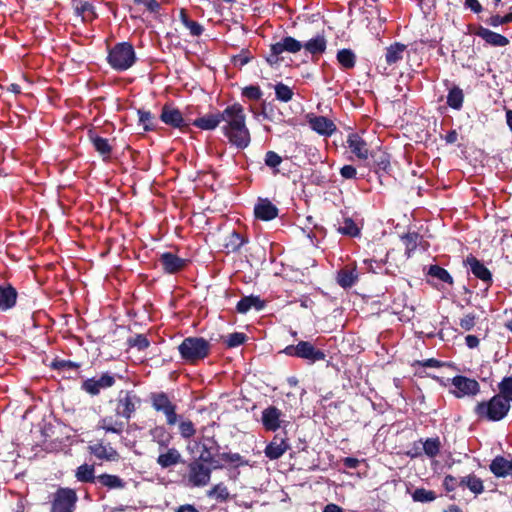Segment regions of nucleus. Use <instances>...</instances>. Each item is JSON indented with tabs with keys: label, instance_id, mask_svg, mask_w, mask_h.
<instances>
[{
	"label": "nucleus",
	"instance_id": "9b49d317",
	"mask_svg": "<svg viewBox=\"0 0 512 512\" xmlns=\"http://www.w3.org/2000/svg\"><path fill=\"white\" fill-rule=\"evenodd\" d=\"M452 385L457 389L453 392L456 398L475 396L480 392V385L475 379L457 375L451 379Z\"/></svg>",
	"mask_w": 512,
	"mask_h": 512
},
{
	"label": "nucleus",
	"instance_id": "37998d69",
	"mask_svg": "<svg viewBox=\"0 0 512 512\" xmlns=\"http://www.w3.org/2000/svg\"><path fill=\"white\" fill-rule=\"evenodd\" d=\"M209 498H215L219 502H226L230 498V493L227 486L224 483H218L214 485L208 492Z\"/></svg>",
	"mask_w": 512,
	"mask_h": 512
},
{
	"label": "nucleus",
	"instance_id": "49530a36",
	"mask_svg": "<svg viewBox=\"0 0 512 512\" xmlns=\"http://www.w3.org/2000/svg\"><path fill=\"white\" fill-rule=\"evenodd\" d=\"M80 364L71 360H64L60 358H55L50 363L49 367L52 370L56 371H64V370H78L80 368Z\"/></svg>",
	"mask_w": 512,
	"mask_h": 512
},
{
	"label": "nucleus",
	"instance_id": "20e7f679",
	"mask_svg": "<svg viewBox=\"0 0 512 512\" xmlns=\"http://www.w3.org/2000/svg\"><path fill=\"white\" fill-rule=\"evenodd\" d=\"M182 360L188 364H197L210 355L211 344L203 337H186L178 346Z\"/></svg>",
	"mask_w": 512,
	"mask_h": 512
},
{
	"label": "nucleus",
	"instance_id": "a878e982",
	"mask_svg": "<svg viewBox=\"0 0 512 512\" xmlns=\"http://www.w3.org/2000/svg\"><path fill=\"white\" fill-rule=\"evenodd\" d=\"M156 463L162 469H167L182 463V455L175 447L168 448L164 453L158 455Z\"/></svg>",
	"mask_w": 512,
	"mask_h": 512
},
{
	"label": "nucleus",
	"instance_id": "864d4df0",
	"mask_svg": "<svg viewBox=\"0 0 512 512\" xmlns=\"http://www.w3.org/2000/svg\"><path fill=\"white\" fill-rule=\"evenodd\" d=\"M247 340V336L245 333L242 332H234L229 334L224 342L227 346V348H235L242 344H244Z\"/></svg>",
	"mask_w": 512,
	"mask_h": 512
},
{
	"label": "nucleus",
	"instance_id": "b1692460",
	"mask_svg": "<svg viewBox=\"0 0 512 512\" xmlns=\"http://www.w3.org/2000/svg\"><path fill=\"white\" fill-rule=\"evenodd\" d=\"M266 302L262 300L259 296L249 295L241 298L237 305L236 311L240 314H246L252 308L256 311H261L265 308Z\"/></svg>",
	"mask_w": 512,
	"mask_h": 512
},
{
	"label": "nucleus",
	"instance_id": "4c0bfd02",
	"mask_svg": "<svg viewBox=\"0 0 512 512\" xmlns=\"http://www.w3.org/2000/svg\"><path fill=\"white\" fill-rule=\"evenodd\" d=\"M75 477L78 481L83 483H96L97 476H95V468L93 465L82 464L75 472Z\"/></svg>",
	"mask_w": 512,
	"mask_h": 512
},
{
	"label": "nucleus",
	"instance_id": "58836bf2",
	"mask_svg": "<svg viewBox=\"0 0 512 512\" xmlns=\"http://www.w3.org/2000/svg\"><path fill=\"white\" fill-rule=\"evenodd\" d=\"M138 123L143 126L145 132L155 131L157 128V121L155 116L145 109H138Z\"/></svg>",
	"mask_w": 512,
	"mask_h": 512
},
{
	"label": "nucleus",
	"instance_id": "72a5a7b5",
	"mask_svg": "<svg viewBox=\"0 0 512 512\" xmlns=\"http://www.w3.org/2000/svg\"><path fill=\"white\" fill-rule=\"evenodd\" d=\"M459 486L467 487L475 495H479L484 492V484L482 479L474 473L461 477L459 480Z\"/></svg>",
	"mask_w": 512,
	"mask_h": 512
},
{
	"label": "nucleus",
	"instance_id": "dca6fc26",
	"mask_svg": "<svg viewBox=\"0 0 512 512\" xmlns=\"http://www.w3.org/2000/svg\"><path fill=\"white\" fill-rule=\"evenodd\" d=\"M278 213L279 209L268 198H259L254 206V216L258 220L271 221Z\"/></svg>",
	"mask_w": 512,
	"mask_h": 512
},
{
	"label": "nucleus",
	"instance_id": "bf43d9fd",
	"mask_svg": "<svg viewBox=\"0 0 512 512\" xmlns=\"http://www.w3.org/2000/svg\"><path fill=\"white\" fill-rule=\"evenodd\" d=\"M476 319L477 317L474 313H468L460 319L459 326L465 331H470L474 328Z\"/></svg>",
	"mask_w": 512,
	"mask_h": 512
},
{
	"label": "nucleus",
	"instance_id": "473e14b6",
	"mask_svg": "<svg viewBox=\"0 0 512 512\" xmlns=\"http://www.w3.org/2000/svg\"><path fill=\"white\" fill-rule=\"evenodd\" d=\"M357 279L358 273L355 267L350 268L345 266L337 274V283L345 289L352 287L356 283Z\"/></svg>",
	"mask_w": 512,
	"mask_h": 512
},
{
	"label": "nucleus",
	"instance_id": "e2e57ef3",
	"mask_svg": "<svg viewBox=\"0 0 512 512\" xmlns=\"http://www.w3.org/2000/svg\"><path fill=\"white\" fill-rule=\"evenodd\" d=\"M459 486V481L452 475H446L443 480V487L447 492L454 491Z\"/></svg>",
	"mask_w": 512,
	"mask_h": 512
},
{
	"label": "nucleus",
	"instance_id": "774afa93",
	"mask_svg": "<svg viewBox=\"0 0 512 512\" xmlns=\"http://www.w3.org/2000/svg\"><path fill=\"white\" fill-rule=\"evenodd\" d=\"M465 343H466L468 348L474 349V348H477L479 346L480 340L475 335H467L465 337Z\"/></svg>",
	"mask_w": 512,
	"mask_h": 512
},
{
	"label": "nucleus",
	"instance_id": "a211bd4d",
	"mask_svg": "<svg viewBox=\"0 0 512 512\" xmlns=\"http://www.w3.org/2000/svg\"><path fill=\"white\" fill-rule=\"evenodd\" d=\"M369 157L372 160V169L375 173L388 174L391 170V156L385 150L378 148L371 151Z\"/></svg>",
	"mask_w": 512,
	"mask_h": 512
},
{
	"label": "nucleus",
	"instance_id": "6e6d98bb",
	"mask_svg": "<svg viewBox=\"0 0 512 512\" xmlns=\"http://www.w3.org/2000/svg\"><path fill=\"white\" fill-rule=\"evenodd\" d=\"M242 96L248 100L258 101L262 98L263 92L258 85L246 86L242 89Z\"/></svg>",
	"mask_w": 512,
	"mask_h": 512
},
{
	"label": "nucleus",
	"instance_id": "4468645a",
	"mask_svg": "<svg viewBox=\"0 0 512 512\" xmlns=\"http://www.w3.org/2000/svg\"><path fill=\"white\" fill-rule=\"evenodd\" d=\"M346 143L350 152L359 160L365 161L369 158L371 153L369 150V145L360 134H348Z\"/></svg>",
	"mask_w": 512,
	"mask_h": 512
},
{
	"label": "nucleus",
	"instance_id": "f704fd0d",
	"mask_svg": "<svg viewBox=\"0 0 512 512\" xmlns=\"http://www.w3.org/2000/svg\"><path fill=\"white\" fill-rule=\"evenodd\" d=\"M179 18L185 28L189 30L191 36L199 37L203 34L204 27L199 22L190 19L185 9L180 10Z\"/></svg>",
	"mask_w": 512,
	"mask_h": 512
},
{
	"label": "nucleus",
	"instance_id": "ea45409f",
	"mask_svg": "<svg viewBox=\"0 0 512 512\" xmlns=\"http://www.w3.org/2000/svg\"><path fill=\"white\" fill-rule=\"evenodd\" d=\"M401 240L405 245V254L409 258L417 249L422 236L418 232H408L401 237Z\"/></svg>",
	"mask_w": 512,
	"mask_h": 512
},
{
	"label": "nucleus",
	"instance_id": "2eb2a0df",
	"mask_svg": "<svg viewBox=\"0 0 512 512\" xmlns=\"http://www.w3.org/2000/svg\"><path fill=\"white\" fill-rule=\"evenodd\" d=\"M159 263L165 274L172 275L181 272L186 267L187 260L172 252H164L159 257Z\"/></svg>",
	"mask_w": 512,
	"mask_h": 512
},
{
	"label": "nucleus",
	"instance_id": "cd10ccee",
	"mask_svg": "<svg viewBox=\"0 0 512 512\" xmlns=\"http://www.w3.org/2000/svg\"><path fill=\"white\" fill-rule=\"evenodd\" d=\"M96 484L100 487H105L108 490L124 489L126 482L118 475L103 473L97 476Z\"/></svg>",
	"mask_w": 512,
	"mask_h": 512
},
{
	"label": "nucleus",
	"instance_id": "0eeeda50",
	"mask_svg": "<svg viewBox=\"0 0 512 512\" xmlns=\"http://www.w3.org/2000/svg\"><path fill=\"white\" fill-rule=\"evenodd\" d=\"M287 356L305 360L308 364L324 361L326 354L309 341H299L296 345H288L282 351Z\"/></svg>",
	"mask_w": 512,
	"mask_h": 512
},
{
	"label": "nucleus",
	"instance_id": "bb28decb",
	"mask_svg": "<svg viewBox=\"0 0 512 512\" xmlns=\"http://www.w3.org/2000/svg\"><path fill=\"white\" fill-rule=\"evenodd\" d=\"M89 449L91 454H93L99 460L117 461L120 458V455L116 449L110 445H104L101 442L89 446Z\"/></svg>",
	"mask_w": 512,
	"mask_h": 512
},
{
	"label": "nucleus",
	"instance_id": "6e6552de",
	"mask_svg": "<svg viewBox=\"0 0 512 512\" xmlns=\"http://www.w3.org/2000/svg\"><path fill=\"white\" fill-rule=\"evenodd\" d=\"M78 502L75 489L59 487L50 499V512H74Z\"/></svg>",
	"mask_w": 512,
	"mask_h": 512
},
{
	"label": "nucleus",
	"instance_id": "393cba45",
	"mask_svg": "<svg viewBox=\"0 0 512 512\" xmlns=\"http://www.w3.org/2000/svg\"><path fill=\"white\" fill-rule=\"evenodd\" d=\"M281 411L275 406H269L262 412V424L267 431H276L280 427Z\"/></svg>",
	"mask_w": 512,
	"mask_h": 512
},
{
	"label": "nucleus",
	"instance_id": "13d9d810",
	"mask_svg": "<svg viewBox=\"0 0 512 512\" xmlns=\"http://www.w3.org/2000/svg\"><path fill=\"white\" fill-rule=\"evenodd\" d=\"M446 363L443 361H440L435 358H429L426 360H415L412 364L413 367H430V368H440L445 366Z\"/></svg>",
	"mask_w": 512,
	"mask_h": 512
},
{
	"label": "nucleus",
	"instance_id": "f03ea898",
	"mask_svg": "<svg viewBox=\"0 0 512 512\" xmlns=\"http://www.w3.org/2000/svg\"><path fill=\"white\" fill-rule=\"evenodd\" d=\"M141 398L133 390H120L116 398L115 416H105L98 421L97 429L106 433L121 435L125 423L119 417L129 421L141 405Z\"/></svg>",
	"mask_w": 512,
	"mask_h": 512
},
{
	"label": "nucleus",
	"instance_id": "6ab92c4d",
	"mask_svg": "<svg viewBox=\"0 0 512 512\" xmlns=\"http://www.w3.org/2000/svg\"><path fill=\"white\" fill-rule=\"evenodd\" d=\"M473 33L481 37L488 45L494 47H504L509 44V39L499 33L491 31L483 26H478Z\"/></svg>",
	"mask_w": 512,
	"mask_h": 512
},
{
	"label": "nucleus",
	"instance_id": "a18cd8bd",
	"mask_svg": "<svg viewBox=\"0 0 512 512\" xmlns=\"http://www.w3.org/2000/svg\"><path fill=\"white\" fill-rule=\"evenodd\" d=\"M428 275L437 278L438 280L447 283L449 285H453L454 281L450 273L443 267L439 265H431L428 270Z\"/></svg>",
	"mask_w": 512,
	"mask_h": 512
},
{
	"label": "nucleus",
	"instance_id": "c03bdc74",
	"mask_svg": "<svg viewBox=\"0 0 512 512\" xmlns=\"http://www.w3.org/2000/svg\"><path fill=\"white\" fill-rule=\"evenodd\" d=\"M499 392L496 394L510 405L512 402V376L504 377L498 384Z\"/></svg>",
	"mask_w": 512,
	"mask_h": 512
},
{
	"label": "nucleus",
	"instance_id": "de8ad7c7",
	"mask_svg": "<svg viewBox=\"0 0 512 512\" xmlns=\"http://www.w3.org/2000/svg\"><path fill=\"white\" fill-rule=\"evenodd\" d=\"M218 457L226 463L234 464V467L249 465V461L244 459L239 453L223 452Z\"/></svg>",
	"mask_w": 512,
	"mask_h": 512
},
{
	"label": "nucleus",
	"instance_id": "0e129e2a",
	"mask_svg": "<svg viewBox=\"0 0 512 512\" xmlns=\"http://www.w3.org/2000/svg\"><path fill=\"white\" fill-rule=\"evenodd\" d=\"M280 54H282V53L281 52H275L274 44H271V46H270V53L266 57V61L268 62V64L270 66H274V65H276V64H278L280 62V60H281V58H279Z\"/></svg>",
	"mask_w": 512,
	"mask_h": 512
},
{
	"label": "nucleus",
	"instance_id": "5fc2aeb1",
	"mask_svg": "<svg viewBox=\"0 0 512 512\" xmlns=\"http://www.w3.org/2000/svg\"><path fill=\"white\" fill-rule=\"evenodd\" d=\"M282 157L277 154L275 151H267L265 154L264 162L265 165L273 169V173L276 174L279 172L277 169L278 166L282 163Z\"/></svg>",
	"mask_w": 512,
	"mask_h": 512
},
{
	"label": "nucleus",
	"instance_id": "69168bd1",
	"mask_svg": "<svg viewBox=\"0 0 512 512\" xmlns=\"http://www.w3.org/2000/svg\"><path fill=\"white\" fill-rule=\"evenodd\" d=\"M485 22H486V24H488L492 27H498L500 25H505L504 16H500V15H492Z\"/></svg>",
	"mask_w": 512,
	"mask_h": 512
},
{
	"label": "nucleus",
	"instance_id": "338daca9",
	"mask_svg": "<svg viewBox=\"0 0 512 512\" xmlns=\"http://www.w3.org/2000/svg\"><path fill=\"white\" fill-rule=\"evenodd\" d=\"M465 6L470 8L474 13H480L483 8L478 0H465Z\"/></svg>",
	"mask_w": 512,
	"mask_h": 512
},
{
	"label": "nucleus",
	"instance_id": "4d7b16f0",
	"mask_svg": "<svg viewBox=\"0 0 512 512\" xmlns=\"http://www.w3.org/2000/svg\"><path fill=\"white\" fill-rule=\"evenodd\" d=\"M179 433L184 439H190L196 433V429L191 420L181 421L179 423Z\"/></svg>",
	"mask_w": 512,
	"mask_h": 512
},
{
	"label": "nucleus",
	"instance_id": "412c9836",
	"mask_svg": "<svg viewBox=\"0 0 512 512\" xmlns=\"http://www.w3.org/2000/svg\"><path fill=\"white\" fill-rule=\"evenodd\" d=\"M289 448L290 445L286 438L275 435L272 441L266 446L264 453L270 460H276L279 459Z\"/></svg>",
	"mask_w": 512,
	"mask_h": 512
},
{
	"label": "nucleus",
	"instance_id": "3c124183",
	"mask_svg": "<svg viewBox=\"0 0 512 512\" xmlns=\"http://www.w3.org/2000/svg\"><path fill=\"white\" fill-rule=\"evenodd\" d=\"M412 499L415 502L421 503L431 502L436 499V494L432 490H426L425 488H417L412 493Z\"/></svg>",
	"mask_w": 512,
	"mask_h": 512
},
{
	"label": "nucleus",
	"instance_id": "f257e3e1",
	"mask_svg": "<svg viewBox=\"0 0 512 512\" xmlns=\"http://www.w3.org/2000/svg\"><path fill=\"white\" fill-rule=\"evenodd\" d=\"M222 133L229 143L238 149H245L251 142V134L246 125V114L242 104L235 102L220 112Z\"/></svg>",
	"mask_w": 512,
	"mask_h": 512
},
{
	"label": "nucleus",
	"instance_id": "09e8293b",
	"mask_svg": "<svg viewBox=\"0 0 512 512\" xmlns=\"http://www.w3.org/2000/svg\"><path fill=\"white\" fill-rule=\"evenodd\" d=\"M440 448L441 443L438 437L427 438L423 443L424 453L430 458L437 456L440 452Z\"/></svg>",
	"mask_w": 512,
	"mask_h": 512
},
{
	"label": "nucleus",
	"instance_id": "9d476101",
	"mask_svg": "<svg viewBox=\"0 0 512 512\" xmlns=\"http://www.w3.org/2000/svg\"><path fill=\"white\" fill-rule=\"evenodd\" d=\"M211 478V468L199 460H194L188 465V480L195 487L207 485Z\"/></svg>",
	"mask_w": 512,
	"mask_h": 512
},
{
	"label": "nucleus",
	"instance_id": "c85d7f7f",
	"mask_svg": "<svg viewBox=\"0 0 512 512\" xmlns=\"http://www.w3.org/2000/svg\"><path fill=\"white\" fill-rule=\"evenodd\" d=\"M407 46L400 42H395L388 46L385 51V61L387 65L392 66L403 59Z\"/></svg>",
	"mask_w": 512,
	"mask_h": 512
},
{
	"label": "nucleus",
	"instance_id": "f3484780",
	"mask_svg": "<svg viewBox=\"0 0 512 512\" xmlns=\"http://www.w3.org/2000/svg\"><path fill=\"white\" fill-rule=\"evenodd\" d=\"M308 123L313 131L322 136H331L336 131V125L325 116L308 115Z\"/></svg>",
	"mask_w": 512,
	"mask_h": 512
},
{
	"label": "nucleus",
	"instance_id": "aec40b11",
	"mask_svg": "<svg viewBox=\"0 0 512 512\" xmlns=\"http://www.w3.org/2000/svg\"><path fill=\"white\" fill-rule=\"evenodd\" d=\"M88 139L92 143L96 152H98L103 161H107L111 158L112 146L109 143L107 138L99 136L94 130L90 129L88 131Z\"/></svg>",
	"mask_w": 512,
	"mask_h": 512
},
{
	"label": "nucleus",
	"instance_id": "79ce46f5",
	"mask_svg": "<svg viewBox=\"0 0 512 512\" xmlns=\"http://www.w3.org/2000/svg\"><path fill=\"white\" fill-rule=\"evenodd\" d=\"M337 232L348 237H358L361 233L360 228L350 217H347L343 221V225L337 228Z\"/></svg>",
	"mask_w": 512,
	"mask_h": 512
},
{
	"label": "nucleus",
	"instance_id": "c9c22d12",
	"mask_svg": "<svg viewBox=\"0 0 512 512\" xmlns=\"http://www.w3.org/2000/svg\"><path fill=\"white\" fill-rule=\"evenodd\" d=\"M74 9H75V13L78 16H81L83 18V20L93 21L97 17V14L95 12V7L89 1H83V0L78 1L74 5Z\"/></svg>",
	"mask_w": 512,
	"mask_h": 512
},
{
	"label": "nucleus",
	"instance_id": "7c9ffc66",
	"mask_svg": "<svg viewBox=\"0 0 512 512\" xmlns=\"http://www.w3.org/2000/svg\"><path fill=\"white\" fill-rule=\"evenodd\" d=\"M303 48V44L291 36H285L280 42L274 43L275 52L298 53Z\"/></svg>",
	"mask_w": 512,
	"mask_h": 512
},
{
	"label": "nucleus",
	"instance_id": "39448f33",
	"mask_svg": "<svg viewBox=\"0 0 512 512\" xmlns=\"http://www.w3.org/2000/svg\"><path fill=\"white\" fill-rule=\"evenodd\" d=\"M134 47L129 42H120L109 49L107 62L115 71H126L136 62Z\"/></svg>",
	"mask_w": 512,
	"mask_h": 512
},
{
	"label": "nucleus",
	"instance_id": "4be33fe9",
	"mask_svg": "<svg viewBox=\"0 0 512 512\" xmlns=\"http://www.w3.org/2000/svg\"><path fill=\"white\" fill-rule=\"evenodd\" d=\"M249 241L246 235H243L235 230L228 234L224 240V251L226 254L237 253L240 251L243 245Z\"/></svg>",
	"mask_w": 512,
	"mask_h": 512
},
{
	"label": "nucleus",
	"instance_id": "2f4dec72",
	"mask_svg": "<svg viewBox=\"0 0 512 512\" xmlns=\"http://www.w3.org/2000/svg\"><path fill=\"white\" fill-rule=\"evenodd\" d=\"M303 48L312 56L321 55L326 51L327 40L323 34H318L314 38L308 40Z\"/></svg>",
	"mask_w": 512,
	"mask_h": 512
},
{
	"label": "nucleus",
	"instance_id": "680f3d73",
	"mask_svg": "<svg viewBox=\"0 0 512 512\" xmlns=\"http://www.w3.org/2000/svg\"><path fill=\"white\" fill-rule=\"evenodd\" d=\"M340 175L344 179L352 180L357 177V170L353 165H344L340 168Z\"/></svg>",
	"mask_w": 512,
	"mask_h": 512
},
{
	"label": "nucleus",
	"instance_id": "5701e85b",
	"mask_svg": "<svg viewBox=\"0 0 512 512\" xmlns=\"http://www.w3.org/2000/svg\"><path fill=\"white\" fill-rule=\"evenodd\" d=\"M17 290L11 284L0 285V311H7L16 305Z\"/></svg>",
	"mask_w": 512,
	"mask_h": 512
},
{
	"label": "nucleus",
	"instance_id": "a19ab883",
	"mask_svg": "<svg viewBox=\"0 0 512 512\" xmlns=\"http://www.w3.org/2000/svg\"><path fill=\"white\" fill-rule=\"evenodd\" d=\"M336 58L342 68L346 70L353 69L356 65V55L351 49L343 48L339 50Z\"/></svg>",
	"mask_w": 512,
	"mask_h": 512
},
{
	"label": "nucleus",
	"instance_id": "052dcab7",
	"mask_svg": "<svg viewBox=\"0 0 512 512\" xmlns=\"http://www.w3.org/2000/svg\"><path fill=\"white\" fill-rule=\"evenodd\" d=\"M137 5H144L151 13H157L160 10V4L157 0H134Z\"/></svg>",
	"mask_w": 512,
	"mask_h": 512
},
{
	"label": "nucleus",
	"instance_id": "423d86ee",
	"mask_svg": "<svg viewBox=\"0 0 512 512\" xmlns=\"http://www.w3.org/2000/svg\"><path fill=\"white\" fill-rule=\"evenodd\" d=\"M151 407L158 413H162L166 418L168 426H174L178 422L177 405L172 402L167 393L151 392L149 394Z\"/></svg>",
	"mask_w": 512,
	"mask_h": 512
},
{
	"label": "nucleus",
	"instance_id": "e433bc0d",
	"mask_svg": "<svg viewBox=\"0 0 512 512\" xmlns=\"http://www.w3.org/2000/svg\"><path fill=\"white\" fill-rule=\"evenodd\" d=\"M464 93L459 86H452L447 95V105L454 109L460 110L463 107Z\"/></svg>",
	"mask_w": 512,
	"mask_h": 512
},
{
	"label": "nucleus",
	"instance_id": "1a4fd4ad",
	"mask_svg": "<svg viewBox=\"0 0 512 512\" xmlns=\"http://www.w3.org/2000/svg\"><path fill=\"white\" fill-rule=\"evenodd\" d=\"M160 120L167 126L188 132L191 125L190 119L184 118L182 112L172 104H164L161 109Z\"/></svg>",
	"mask_w": 512,
	"mask_h": 512
},
{
	"label": "nucleus",
	"instance_id": "ddd939ff",
	"mask_svg": "<svg viewBox=\"0 0 512 512\" xmlns=\"http://www.w3.org/2000/svg\"><path fill=\"white\" fill-rule=\"evenodd\" d=\"M115 384L114 376L104 373L99 379L88 378L81 384V389L91 396H96L101 389L110 388Z\"/></svg>",
	"mask_w": 512,
	"mask_h": 512
},
{
	"label": "nucleus",
	"instance_id": "603ef678",
	"mask_svg": "<svg viewBox=\"0 0 512 512\" xmlns=\"http://www.w3.org/2000/svg\"><path fill=\"white\" fill-rule=\"evenodd\" d=\"M127 344L129 347H135L139 351H143L150 346V341L144 334H136L133 337H129L127 339Z\"/></svg>",
	"mask_w": 512,
	"mask_h": 512
},
{
	"label": "nucleus",
	"instance_id": "c756f323",
	"mask_svg": "<svg viewBox=\"0 0 512 512\" xmlns=\"http://www.w3.org/2000/svg\"><path fill=\"white\" fill-rule=\"evenodd\" d=\"M220 123V112L204 115L191 122L193 126L202 130H214L219 126Z\"/></svg>",
	"mask_w": 512,
	"mask_h": 512
},
{
	"label": "nucleus",
	"instance_id": "8fccbe9b",
	"mask_svg": "<svg viewBox=\"0 0 512 512\" xmlns=\"http://www.w3.org/2000/svg\"><path fill=\"white\" fill-rule=\"evenodd\" d=\"M274 89L277 100L281 102H289L292 100L294 93L289 86L279 82L275 85Z\"/></svg>",
	"mask_w": 512,
	"mask_h": 512
},
{
	"label": "nucleus",
	"instance_id": "f8f14e48",
	"mask_svg": "<svg viewBox=\"0 0 512 512\" xmlns=\"http://www.w3.org/2000/svg\"><path fill=\"white\" fill-rule=\"evenodd\" d=\"M464 265L469 268L471 273L485 285L486 289L492 286L493 276L491 271L484 265L482 261L470 254L464 260Z\"/></svg>",
	"mask_w": 512,
	"mask_h": 512
},
{
	"label": "nucleus",
	"instance_id": "7ed1b4c3",
	"mask_svg": "<svg viewBox=\"0 0 512 512\" xmlns=\"http://www.w3.org/2000/svg\"><path fill=\"white\" fill-rule=\"evenodd\" d=\"M511 405L498 395L488 400L477 402L473 412L479 421L499 422L507 417Z\"/></svg>",
	"mask_w": 512,
	"mask_h": 512
}]
</instances>
